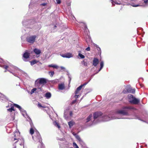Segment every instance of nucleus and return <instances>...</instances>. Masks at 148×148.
Instances as JSON below:
<instances>
[{
	"label": "nucleus",
	"mask_w": 148,
	"mask_h": 148,
	"mask_svg": "<svg viewBox=\"0 0 148 148\" xmlns=\"http://www.w3.org/2000/svg\"><path fill=\"white\" fill-rule=\"evenodd\" d=\"M123 110H119L117 111L111 112L108 115L102 116V114L101 112H97L93 114L94 118L95 121L96 119H99L102 118L101 120L104 121H108L111 120L116 119H123L121 116L128 115V113L127 111L125 109H131L133 108L130 107H125L123 108Z\"/></svg>",
	"instance_id": "1"
},
{
	"label": "nucleus",
	"mask_w": 148,
	"mask_h": 148,
	"mask_svg": "<svg viewBox=\"0 0 148 148\" xmlns=\"http://www.w3.org/2000/svg\"><path fill=\"white\" fill-rule=\"evenodd\" d=\"M32 138L35 142L38 143L39 146L38 148H45L44 145L42 142V139L38 131L35 132L34 136H32Z\"/></svg>",
	"instance_id": "2"
},
{
	"label": "nucleus",
	"mask_w": 148,
	"mask_h": 148,
	"mask_svg": "<svg viewBox=\"0 0 148 148\" xmlns=\"http://www.w3.org/2000/svg\"><path fill=\"white\" fill-rule=\"evenodd\" d=\"M73 114L72 112L70 110L69 108L68 107L65 110L64 116L65 119L68 120L71 118Z\"/></svg>",
	"instance_id": "3"
},
{
	"label": "nucleus",
	"mask_w": 148,
	"mask_h": 148,
	"mask_svg": "<svg viewBox=\"0 0 148 148\" xmlns=\"http://www.w3.org/2000/svg\"><path fill=\"white\" fill-rule=\"evenodd\" d=\"M37 37V36L35 35L28 36L26 38V41L29 43L33 44L35 42Z\"/></svg>",
	"instance_id": "4"
},
{
	"label": "nucleus",
	"mask_w": 148,
	"mask_h": 148,
	"mask_svg": "<svg viewBox=\"0 0 148 148\" xmlns=\"http://www.w3.org/2000/svg\"><path fill=\"white\" fill-rule=\"evenodd\" d=\"M47 82L46 79L45 78H42L37 79L35 82V84L36 85L37 84H45Z\"/></svg>",
	"instance_id": "5"
},
{
	"label": "nucleus",
	"mask_w": 148,
	"mask_h": 148,
	"mask_svg": "<svg viewBox=\"0 0 148 148\" xmlns=\"http://www.w3.org/2000/svg\"><path fill=\"white\" fill-rule=\"evenodd\" d=\"M29 53L28 52L27 50H26L23 55V61L25 62L28 61V59L29 58Z\"/></svg>",
	"instance_id": "6"
},
{
	"label": "nucleus",
	"mask_w": 148,
	"mask_h": 148,
	"mask_svg": "<svg viewBox=\"0 0 148 148\" xmlns=\"http://www.w3.org/2000/svg\"><path fill=\"white\" fill-rule=\"evenodd\" d=\"M92 116V115L91 114H90L89 116L87 117L86 119V123H88V122L90 123V124L88 125V126H90L92 124H94L96 123V122L94 120L93 121L91 120V118Z\"/></svg>",
	"instance_id": "7"
},
{
	"label": "nucleus",
	"mask_w": 148,
	"mask_h": 148,
	"mask_svg": "<svg viewBox=\"0 0 148 148\" xmlns=\"http://www.w3.org/2000/svg\"><path fill=\"white\" fill-rule=\"evenodd\" d=\"M61 56L64 58H70L73 57V55L70 53H68L63 54H61Z\"/></svg>",
	"instance_id": "8"
},
{
	"label": "nucleus",
	"mask_w": 148,
	"mask_h": 148,
	"mask_svg": "<svg viewBox=\"0 0 148 148\" xmlns=\"http://www.w3.org/2000/svg\"><path fill=\"white\" fill-rule=\"evenodd\" d=\"M126 89L127 90L128 92L134 93L135 92L134 89H132L130 85H128L126 87Z\"/></svg>",
	"instance_id": "9"
},
{
	"label": "nucleus",
	"mask_w": 148,
	"mask_h": 148,
	"mask_svg": "<svg viewBox=\"0 0 148 148\" xmlns=\"http://www.w3.org/2000/svg\"><path fill=\"white\" fill-rule=\"evenodd\" d=\"M75 137L77 141L80 144H82L83 143V140L77 134L75 133Z\"/></svg>",
	"instance_id": "10"
},
{
	"label": "nucleus",
	"mask_w": 148,
	"mask_h": 148,
	"mask_svg": "<svg viewBox=\"0 0 148 148\" xmlns=\"http://www.w3.org/2000/svg\"><path fill=\"white\" fill-rule=\"evenodd\" d=\"M22 115L26 118L29 117V116L27 115L26 111L24 109L21 108V110H20Z\"/></svg>",
	"instance_id": "11"
},
{
	"label": "nucleus",
	"mask_w": 148,
	"mask_h": 148,
	"mask_svg": "<svg viewBox=\"0 0 148 148\" xmlns=\"http://www.w3.org/2000/svg\"><path fill=\"white\" fill-rule=\"evenodd\" d=\"M81 26H83L82 28H83L85 32H86V34L88 35L89 31L88 30V29L86 25L84 23H81Z\"/></svg>",
	"instance_id": "12"
},
{
	"label": "nucleus",
	"mask_w": 148,
	"mask_h": 148,
	"mask_svg": "<svg viewBox=\"0 0 148 148\" xmlns=\"http://www.w3.org/2000/svg\"><path fill=\"white\" fill-rule=\"evenodd\" d=\"M140 100L137 99L134 97L132 100H130V103L136 104H138L140 102Z\"/></svg>",
	"instance_id": "13"
},
{
	"label": "nucleus",
	"mask_w": 148,
	"mask_h": 148,
	"mask_svg": "<svg viewBox=\"0 0 148 148\" xmlns=\"http://www.w3.org/2000/svg\"><path fill=\"white\" fill-rule=\"evenodd\" d=\"M75 98H78V97H79L81 95V93L80 92V91L77 90V89L75 91Z\"/></svg>",
	"instance_id": "14"
},
{
	"label": "nucleus",
	"mask_w": 148,
	"mask_h": 148,
	"mask_svg": "<svg viewBox=\"0 0 148 148\" xmlns=\"http://www.w3.org/2000/svg\"><path fill=\"white\" fill-rule=\"evenodd\" d=\"M99 63V60L98 59L95 58L93 60V65L95 66H96Z\"/></svg>",
	"instance_id": "15"
},
{
	"label": "nucleus",
	"mask_w": 148,
	"mask_h": 148,
	"mask_svg": "<svg viewBox=\"0 0 148 148\" xmlns=\"http://www.w3.org/2000/svg\"><path fill=\"white\" fill-rule=\"evenodd\" d=\"M33 51L35 54L36 55H39L41 53V51L40 50L36 48L34 49Z\"/></svg>",
	"instance_id": "16"
},
{
	"label": "nucleus",
	"mask_w": 148,
	"mask_h": 148,
	"mask_svg": "<svg viewBox=\"0 0 148 148\" xmlns=\"http://www.w3.org/2000/svg\"><path fill=\"white\" fill-rule=\"evenodd\" d=\"M27 120L29 122V124L31 126V127H34V126L33 125V123L32 121V120L30 118L29 116V117H27L26 118Z\"/></svg>",
	"instance_id": "17"
},
{
	"label": "nucleus",
	"mask_w": 148,
	"mask_h": 148,
	"mask_svg": "<svg viewBox=\"0 0 148 148\" xmlns=\"http://www.w3.org/2000/svg\"><path fill=\"white\" fill-rule=\"evenodd\" d=\"M65 88V86L64 84H61L58 86V89L60 90H62Z\"/></svg>",
	"instance_id": "18"
},
{
	"label": "nucleus",
	"mask_w": 148,
	"mask_h": 148,
	"mask_svg": "<svg viewBox=\"0 0 148 148\" xmlns=\"http://www.w3.org/2000/svg\"><path fill=\"white\" fill-rule=\"evenodd\" d=\"M87 84V83H85L82 85H81L77 88V90L80 91V90H81L82 88H84V86L86 85Z\"/></svg>",
	"instance_id": "19"
},
{
	"label": "nucleus",
	"mask_w": 148,
	"mask_h": 148,
	"mask_svg": "<svg viewBox=\"0 0 148 148\" xmlns=\"http://www.w3.org/2000/svg\"><path fill=\"white\" fill-rule=\"evenodd\" d=\"M51 94L50 92H47L45 94V97L47 99H49L51 97Z\"/></svg>",
	"instance_id": "20"
},
{
	"label": "nucleus",
	"mask_w": 148,
	"mask_h": 148,
	"mask_svg": "<svg viewBox=\"0 0 148 148\" xmlns=\"http://www.w3.org/2000/svg\"><path fill=\"white\" fill-rule=\"evenodd\" d=\"M128 99L130 103V100H132L135 97L132 95L130 94L128 95Z\"/></svg>",
	"instance_id": "21"
},
{
	"label": "nucleus",
	"mask_w": 148,
	"mask_h": 148,
	"mask_svg": "<svg viewBox=\"0 0 148 148\" xmlns=\"http://www.w3.org/2000/svg\"><path fill=\"white\" fill-rule=\"evenodd\" d=\"M143 6H148V0H143Z\"/></svg>",
	"instance_id": "22"
},
{
	"label": "nucleus",
	"mask_w": 148,
	"mask_h": 148,
	"mask_svg": "<svg viewBox=\"0 0 148 148\" xmlns=\"http://www.w3.org/2000/svg\"><path fill=\"white\" fill-rule=\"evenodd\" d=\"M103 66H104L103 62V61H101L100 63V69H99V70L96 73H98L99 71H100L101 70L103 67Z\"/></svg>",
	"instance_id": "23"
},
{
	"label": "nucleus",
	"mask_w": 148,
	"mask_h": 148,
	"mask_svg": "<svg viewBox=\"0 0 148 148\" xmlns=\"http://www.w3.org/2000/svg\"><path fill=\"white\" fill-rule=\"evenodd\" d=\"M22 23L23 26H26L29 23L28 21L27 20H24L23 21Z\"/></svg>",
	"instance_id": "24"
},
{
	"label": "nucleus",
	"mask_w": 148,
	"mask_h": 148,
	"mask_svg": "<svg viewBox=\"0 0 148 148\" xmlns=\"http://www.w3.org/2000/svg\"><path fill=\"white\" fill-rule=\"evenodd\" d=\"M69 128H71L74 125V123L73 121H70L68 123Z\"/></svg>",
	"instance_id": "25"
},
{
	"label": "nucleus",
	"mask_w": 148,
	"mask_h": 148,
	"mask_svg": "<svg viewBox=\"0 0 148 148\" xmlns=\"http://www.w3.org/2000/svg\"><path fill=\"white\" fill-rule=\"evenodd\" d=\"M11 70L12 71H14V70H19V69L16 66H13V65H11Z\"/></svg>",
	"instance_id": "26"
},
{
	"label": "nucleus",
	"mask_w": 148,
	"mask_h": 148,
	"mask_svg": "<svg viewBox=\"0 0 148 148\" xmlns=\"http://www.w3.org/2000/svg\"><path fill=\"white\" fill-rule=\"evenodd\" d=\"M48 66L49 67H53L54 68L57 69L58 68V66L57 65L53 64L49 65Z\"/></svg>",
	"instance_id": "27"
},
{
	"label": "nucleus",
	"mask_w": 148,
	"mask_h": 148,
	"mask_svg": "<svg viewBox=\"0 0 148 148\" xmlns=\"http://www.w3.org/2000/svg\"><path fill=\"white\" fill-rule=\"evenodd\" d=\"M78 58L80 59H84L85 58L84 55L82 54L81 53H79L78 55Z\"/></svg>",
	"instance_id": "28"
},
{
	"label": "nucleus",
	"mask_w": 148,
	"mask_h": 148,
	"mask_svg": "<svg viewBox=\"0 0 148 148\" xmlns=\"http://www.w3.org/2000/svg\"><path fill=\"white\" fill-rule=\"evenodd\" d=\"M7 110L10 112H12V111H14V106H12L10 108L8 109Z\"/></svg>",
	"instance_id": "29"
},
{
	"label": "nucleus",
	"mask_w": 148,
	"mask_h": 148,
	"mask_svg": "<svg viewBox=\"0 0 148 148\" xmlns=\"http://www.w3.org/2000/svg\"><path fill=\"white\" fill-rule=\"evenodd\" d=\"M53 124L55 126L57 127L58 128H60V126L59 125L58 123L57 122H56L55 121L54 122Z\"/></svg>",
	"instance_id": "30"
},
{
	"label": "nucleus",
	"mask_w": 148,
	"mask_h": 148,
	"mask_svg": "<svg viewBox=\"0 0 148 148\" xmlns=\"http://www.w3.org/2000/svg\"><path fill=\"white\" fill-rule=\"evenodd\" d=\"M48 74L50 77H52L54 74V72L53 71H49L48 72Z\"/></svg>",
	"instance_id": "31"
},
{
	"label": "nucleus",
	"mask_w": 148,
	"mask_h": 148,
	"mask_svg": "<svg viewBox=\"0 0 148 148\" xmlns=\"http://www.w3.org/2000/svg\"><path fill=\"white\" fill-rule=\"evenodd\" d=\"M14 106L15 107H16L17 108H18L19 110H21V107L19 105L16 104H14Z\"/></svg>",
	"instance_id": "32"
},
{
	"label": "nucleus",
	"mask_w": 148,
	"mask_h": 148,
	"mask_svg": "<svg viewBox=\"0 0 148 148\" xmlns=\"http://www.w3.org/2000/svg\"><path fill=\"white\" fill-rule=\"evenodd\" d=\"M34 133V130L33 127H31L30 130V133L32 135Z\"/></svg>",
	"instance_id": "33"
},
{
	"label": "nucleus",
	"mask_w": 148,
	"mask_h": 148,
	"mask_svg": "<svg viewBox=\"0 0 148 148\" xmlns=\"http://www.w3.org/2000/svg\"><path fill=\"white\" fill-rule=\"evenodd\" d=\"M20 135V132H16V131L14 133V136L15 137H16L17 136H18Z\"/></svg>",
	"instance_id": "34"
},
{
	"label": "nucleus",
	"mask_w": 148,
	"mask_h": 148,
	"mask_svg": "<svg viewBox=\"0 0 148 148\" xmlns=\"http://www.w3.org/2000/svg\"><path fill=\"white\" fill-rule=\"evenodd\" d=\"M31 65L32 66L34 65L37 63V62L36 60H34L30 62Z\"/></svg>",
	"instance_id": "35"
},
{
	"label": "nucleus",
	"mask_w": 148,
	"mask_h": 148,
	"mask_svg": "<svg viewBox=\"0 0 148 148\" xmlns=\"http://www.w3.org/2000/svg\"><path fill=\"white\" fill-rule=\"evenodd\" d=\"M36 90V88H34L33 89H32L31 91L30 92V94H32L33 93H34L35 91Z\"/></svg>",
	"instance_id": "36"
},
{
	"label": "nucleus",
	"mask_w": 148,
	"mask_h": 148,
	"mask_svg": "<svg viewBox=\"0 0 148 148\" xmlns=\"http://www.w3.org/2000/svg\"><path fill=\"white\" fill-rule=\"evenodd\" d=\"M82 63L83 64H84V66H87V63L86 62V60H83L82 62Z\"/></svg>",
	"instance_id": "37"
},
{
	"label": "nucleus",
	"mask_w": 148,
	"mask_h": 148,
	"mask_svg": "<svg viewBox=\"0 0 148 148\" xmlns=\"http://www.w3.org/2000/svg\"><path fill=\"white\" fill-rule=\"evenodd\" d=\"M95 46L97 48V49L98 51H101V49L98 45H97L96 44H95Z\"/></svg>",
	"instance_id": "38"
},
{
	"label": "nucleus",
	"mask_w": 148,
	"mask_h": 148,
	"mask_svg": "<svg viewBox=\"0 0 148 148\" xmlns=\"http://www.w3.org/2000/svg\"><path fill=\"white\" fill-rule=\"evenodd\" d=\"M20 140H21V141H22V142L21 143H20V145H23V144H24V139H23V138H22L21 139H20Z\"/></svg>",
	"instance_id": "39"
},
{
	"label": "nucleus",
	"mask_w": 148,
	"mask_h": 148,
	"mask_svg": "<svg viewBox=\"0 0 148 148\" xmlns=\"http://www.w3.org/2000/svg\"><path fill=\"white\" fill-rule=\"evenodd\" d=\"M38 107H42V108H45V107L43 106H42V105H41V104H40V103H38Z\"/></svg>",
	"instance_id": "40"
},
{
	"label": "nucleus",
	"mask_w": 148,
	"mask_h": 148,
	"mask_svg": "<svg viewBox=\"0 0 148 148\" xmlns=\"http://www.w3.org/2000/svg\"><path fill=\"white\" fill-rule=\"evenodd\" d=\"M57 3L58 4H60L61 3V1L60 0H56Z\"/></svg>",
	"instance_id": "41"
},
{
	"label": "nucleus",
	"mask_w": 148,
	"mask_h": 148,
	"mask_svg": "<svg viewBox=\"0 0 148 148\" xmlns=\"http://www.w3.org/2000/svg\"><path fill=\"white\" fill-rule=\"evenodd\" d=\"M47 3H42L40 4V5H41V6L42 5L43 6H45L47 5Z\"/></svg>",
	"instance_id": "42"
},
{
	"label": "nucleus",
	"mask_w": 148,
	"mask_h": 148,
	"mask_svg": "<svg viewBox=\"0 0 148 148\" xmlns=\"http://www.w3.org/2000/svg\"><path fill=\"white\" fill-rule=\"evenodd\" d=\"M9 67L8 66L6 65H4L3 66V68L6 69H7Z\"/></svg>",
	"instance_id": "43"
},
{
	"label": "nucleus",
	"mask_w": 148,
	"mask_h": 148,
	"mask_svg": "<svg viewBox=\"0 0 148 148\" xmlns=\"http://www.w3.org/2000/svg\"><path fill=\"white\" fill-rule=\"evenodd\" d=\"M123 92L124 93H127L128 92L126 89H125L123 90Z\"/></svg>",
	"instance_id": "44"
},
{
	"label": "nucleus",
	"mask_w": 148,
	"mask_h": 148,
	"mask_svg": "<svg viewBox=\"0 0 148 148\" xmlns=\"http://www.w3.org/2000/svg\"><path fill=\"white\" fill-rule=\"evenodd\" d=\"M86 50L87 51H90V48L89 47H88L87 48Z\"/></svg>",
	"instance_id": "45"
},
{
	"label": "nucleus",
	"mask_w": 148,
	"mask_h": 148,
	"mask_svg": "<svg viewBox=\"0 0 148 148\" xmlns=\"http://www.w3.org/2000/svg\"><path fill=\"white\" fill-rule=\"evenodd\" d=\"M75 148H79L77 145L75 143Z\"/></svg>",
	"instance_id": "46"
},
{
	"label": "nucleus",
	"mask_w": 148,
	"mask_h": 148,
	"mask_svg": "<svg viewBox=\"0 0 148 148\" xmlns=\"http://www.w3.org/2000/svg\"><path fill=\"white\" fill-rule=\"evenodd\" d=\"M111 1H112V5L113 6H114V3H115L116 4H117L118 3H115V2H114V1H113L112 0H111Z\"/></svg>",
	"instance_id": "47"
},
{
	"label": "nucleus",
	"mask_w": 148,
	"mask_h": 148,
	"mask_svg": "<svg viewBox=\"0 0 148 148\" xmlns=\"http://www.w3.org/2000/svg\"><path fill=\"white\" fill-rule=\"evenodd\" d=\"M132 6L134 7H137L139 6L140 5H139L137 4V5H132Z\"/></svg>",
	"instance_id": "48"
},
{
	"label": "nucleus",
	"mask_w": 148,
	"mask_h": 148,
	"mask_svg": "<svg viewBox=\"0 0 148 148\" xmlns=\"http://www.w3.org/2000/svg\"><path fill=\"white\" fill-rule=\"evenodd\" d=\"M64 138H59L58 139V140H64Z\"/></svg>",
	"instance_id": "49"
},
{
	"label": "nucleus",
	"mask_w": 148,
	"mask_h": 148,
	"mask_svg": "<svg viewBox=\"0 0 148 148\" xmlns=\"http://www.w3.org/2000/svg\"><path fill=\"white\" fill-rule=\"evenodd\" d=\"M8 71H9L11 73H12L15 76H16V75H14V73H13L11 71H10L9 70H7Z\"/></svg>",
	"instance_id": "50"
},
{
	"label": "nucleus",
	"mask_w": 148,
	"mask_h": 148,
	"mask_svg": "<svg viewBox=\"0 0 148 148\" xmlns=\"http://www.w3.org/2000/svg\"><path fill=\"white\" fill-rule=\"evenodd\" d=\"M60 68L61 69H62V70L64 69H65V67H64L62 66H60Z\"/></svg>",
	"instance_id": "51"
},
{
	"label": "nucleus",
	"mask_w": 148,
	"mask_h": 148,
	"mask_svg": "<svg viewBox=\"0 0 148 148\" xmlns=\"http://www.w3.org/2000/svg\"><path fill=\"white\" fill-rule=\"evenodd\" d=\"M73 103H74V100H73L71 103V105H73Z\"/></svg>",
	"instance_id": "52"
},
{
	"label": "nucleus",
	"mask_w": 148,
	"mask_h": 148,
	"mask_svg": "<svg viewBox=\"0 0 148 148\" xmlns=\"http://www.w3.org/2000/svg\"><path fill=\"white\" fill-rule=\"evenodd\" d=\"M69 82H70V81L71 79V78H70V76H69Z\"/></svg>",
	"instance_id": "53"
},
{
	"label": "nucleus",
	"mask_w": 148,
	"mask_h": 148,
	"mask_svg": "<svg viewBox=\"0 0 148 148\" xmlns=\"http://www.w3.org/2000/svg\"><path fill=\"white\" fill-rule=\"evenodd\" d=\"M56 27V25H55V26H54V29H55Z\"/></svg>",
	"instance_id": "54"
},
{
	"label": "nucleus",
	"mask_w": 148,
	"mask_h": 148,
	"mask_svg": "<svg viewBox=\"0 0 148 148\" xmlns=\"http://www.w3.org/2000/svg\"><path fill=\"white\" fill-rule=\"evenodd\" d=\"M72 133L73 135H74V132L72 131Z\"/></svg>",
	"instance_id": "55"
},
{
	"label": "nucleus",
	"mask_w": 148,
	"mask_h": 148,
	"mask_svg": "<svg viewBox=\"0 0 148 148\" xmlns=\"http://www.w3.org/2000/svg\"><path fill=\"white\" fill-rule=\"evenodd\" d=\"M54 81V82H57V80L56 81Z\"/></svg>",
	"instance_id": "56"
},
{
	"label": "nucleus",
	"mask_w": 148,
	"mask_h": 148,
	"mask_svg": "<svg viewBox=\"0 0 148 148\" xmlns=\"http://www.w3.org/2000/svg\"><path fill=\"white\" fill-rule=\"evenodd\" d=\"M17 140V139L16 138H14V140Z\"/></svg>",
	"instance_id": "57"
},
{
	"label": "nucleus",
	"mask_w": 148,
	"mask_h": 148,
	"mask_svg": "<svg viewBox=\"0 0 148 148\" xmlns=\"http://www.w3.org/2000/svg\"><path fill=\"white\" fill-rule=\"evenodd\" d=\"M73 145L74 146V142H73Z\"/></svg>",
	"instance_id": "58"
},
{
	"label": "nucleus",
	"mask_w": 148,
	"mask_h": 148,
	"mask_svg": "<svg viewBox=\"0 0 148 148\" xmlns=\"http://www.w3.org/2000/svg\"><path fill=\"white\" fill-rule=\"evenodd\" d=\"M18 141H19V140H18L17 141H16V142H15V143H16V142H17Z\"/></svg>",
	"instance_id": "59"
},
{
	"label": "nucleus",
	"mask_w": 148,
	"mask_h": 148,
	"mask_svg": "<svg viewBox=\"0 0 148 148\" xmlns=\"http://www.w3.org/2000/svg\"><path fill=\"white\" fill-rule=\"evenodd\" d=\"M16 146H15L14 147V148H16Z\"/></svg>",
	"instance_id": "60"
},
{
	"label": "nucleus",
	"mask_w": 148,
	"mask_h": 148,
	"mask_svg": "<svg viewBox=\"0 0 148 148\" xmlns=\"http://www.w3.org/2000/svg\"><path fill=\"white\" fill-rule=\"evenodd\" d=\"M73 148V147H70V148Z\"/></svg>",
	"instance_id": "61"
},
{
	"label": "nucleus",
	"mask_w": 148,
	"mask_h": 148,
	"mask_svg": "<svg viewBox=\"0 0 148 148\" xmlns=\"http://www.w3.org/2000/svg\"><path fill=\"white\" fill-rule=\"evenodd\" d=\"M75 101H74V102H75Z\"/></svg>",
	"instance_id": "62"
},
{
	"label": "nucleus",
	"mask_w": 148,
	"mask_h": 148,
	"mask_svg": "<svg viewBox=\"0 0 148 148\" xmlns=\"http://www.w3.org/2000/svg\"><path fill=\"white\" fill-rule=\"evenodd\" d=\"M6 72V71H5V72Z\"/></svg>",
	"instance_id": "63"
}]
</instances>
